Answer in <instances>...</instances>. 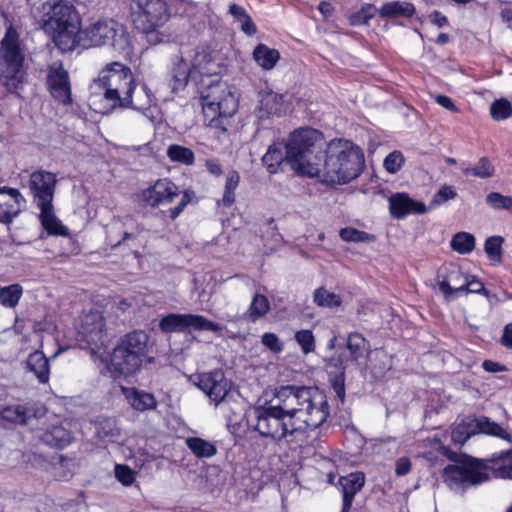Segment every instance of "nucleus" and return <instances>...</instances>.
Returning a JSON list of instances; mask_svg holds the SVG:
<instances>
[{"label": "nucleus", "mask_w": 512, "mask_h": 512, "mask_svg": "<svg viewBox=\"0 0 512 512\" xmlns=\"http://www.w3.org/2000/svg\"><path fill=\"white\" fill-rule=\"evenodd\" d=\"M127 97L131 103L127 105H122L121 108H132L135 110H144L151 106L153 102V94L146 84H142L140 87H137L134 82V92L128 93Z\"/></svg>", "instance_id": "obj_28"}, {"label": "nucleus", "mask_w": 512, "mask_h": 512, "mask_svg": "<svg viewBox=\"0 0 512 512\" xmlns=\"http://www.w3.org/2000/svg\"><path fill=\"white\" fill-rule=\"evenodd\" d=\"M430 19H431V22L438 26V27H443L447 24V18L446 16H444L441 12L439 11H434L433 13H431L430 15Z\"/></svg>", "instance_id": "obj_59"}, {"label": "nucleus", "mask_w": 512, "mask_h": 512, "mask_svg": "<svg viewBox=\"0 0 512 512\" xmlns=\"http://www.w3.org/2000/svg\"><path fill=\"white\" fill-rule=\"evenodd\" d=\"M330 415L327 396L316 387L280 386L274 397L254 406L248 423L261 437L274 442L303 441L308 431L322 426Z\"/></svg>", "instance_id": "obj_1"}, {"label": "nucleus", "mask_w": 512, "mask_h": 512, "mask_svg": "<svg viewBox=\"0 0 512 512\" xmlns=\"http://www.w3.org/2000/svg\"><path fill=\"white\" fill-rule=\"evenodd\" d=\"M253 59L264 70H271L280 59L278 50L265 44H258L253 51Z\"/></svg>", "instance_id": "obj_30"}, {"label": "nucleus", "mask_w": 512, "mask_h": 512, "mask_svg": "<svg viewBox=\"0 0 512 512\" xmlns=\"http://www.w3.org/2000/svg\"><path fill=\"white\" fill-rule=\"evenodd\" d=\"M204 79L201 91V104L204 117L233 116L238 109V96L226 83Z\"/></svg>", "instance_id": "obj_12"}, {"label": "nucleus", "mask_w": 512, "mask_h": 512, "mask_svg": "<svg viewBox=\"0 0 512 512\" xmlns=\"http://www.w3.org/2000/svg\"><path fill=\"white\" fill-rule=\"evenodd\" d=\"M486 203L493 209L508 210L512 207V197L502 195L498 192H491L486 196Z\"/></svg>", "instance_id": "obj_51"}, {"label": "nucleus", "mask_w": 512, "mask_h": 512, "mask_svg": "<svg viewBox=\"0 0 512 512\" xmlns=\"http://www.w3.org/2000/svg\"><path fill=\"white\" fill-rule=\"evenodd\" d=\"M123 394L130 406L140 412L154 410L157 407V401L153 394L138 390L136 388H122Z\"/></svg>", "instance_id": "obj_26"}, {"label": "nucleus", "mask_w": 512, "mask_h": 512, "mask_svg": "<svg viewBox=\"0 0 512 512\" xmlns=\"http://www.w3.org/2000/svg\"><path fill=\"white\" fill-rule=\"evenodd\" d=\"M404 163V157L400 151L389 153L384 159V167L390 173H396Z\"/></svg>", "instance_id": "obj_53"}, {"label": "nucleus", "mask_w": 512, "mask_h": 512, "mask_svg": "<svg viewBox=\"0 0 512 512\" xmlns=\"http://www.w3.org/2000/svg\"><path fill=\"white\" fill-rule=\"evenodd\" d=\"M284 160H287L286 148L282 143H274L270 145L267 152L262 157L263 165L271 174L278 171L279 166Z\"/></svg>", "instance_id": "obj_29"}, {"label": "nucleus", "mask_w": 512, "mask_h": 512, "mask_svg": "<svg viewBox=\"0 0 512 512\" xmlns=\"http://www.w3.org/2000/svg\"><path fill=\"white\" fill-rule=\"evenodd\" d=\"M390 213L401 219L409 214H425L429 208L423 202L413 200L406 193H396L389 198Z\"/></svg>", "instance_id": "obj_22"}, {"label": "nucleus", "mask_w": 512, "mask_h": 512, "mask_svg": "<svg viewBox=\"0 0 512 512\" xmlns=\"http://www.w3.org/2000/svg\"><path fill=\"white\" fill-rule=\"evenodd\" d=\"M26 78L25 48L16 30L9 27L0 41V82L16 93Z\"/></svg>", "instance_id": "obj_8"}, {"label": "nucleus", "mask_w": 512, "mask_h": 512, "mask_svg": "<svg viewBox=\"0 0 512 512\" xmlns=\"http://www.w3.org/2000/svg\"><path fill=\"white\" fill-rule=\"evenodd\" d=\"M219 73V63L209 52L191 49L173 58L169 85L173 92H178L186 87L189 79L201 84L204 83V79L217 76Z\"/></svg>", "instance_id": "obj_7"}, {"label": "nucleus", "mask_w": 512, "mask_h": 512, "mask_svg": "<svg viewBox=\"0 0 512 512\" xmlns=\"http://www.w3.org/2000/svg\"><path fill=\"white\" fill-rule=\"evenodd\" d=\"M483 367L486 371H489V372H497V371L501 370V366L498 363L490 361V360L484 361Z\"/></svg>", "instance_id": "obj_62"}, {"label": "nucleus", "mask_w": 512, "mask_h": 512, "mask_svg": "<svg viewBox=\"0 0 512 512\" xmlns=\"http://www.w3.org/2000/svg\"><path fill=\"white\" fill-rule=\"evenodd\" d=\"M40 27L53 37L62 50L76 48L81 19L76 8L65 0H50L40 7Z\"/></svg>", "instance_id": "obj_6"}, {"label": "nucleus", "mask_w": 512, "mask_h": 512, "mask_svg": "<svg viewBox=\"0 0 512 512\" xmlns=\"http://www.w3.org/2000/svg\"><path fill=\"white\" fill-rule=\"evenodd\" d=\"M456 197L457 192L454 187L444 185L433 195L429 208L440 206L449 200L455 199Z\"/></svg>", "instance_id": "obj_50"}, {"label": "nucleus", "mask_w": 512, "mask_h": 512, "mask_svg": "<svg viewBox=\"0 0 512 512\" xmlns=\"http://www.w3.org/2000/svg\"><path fill=\"white\" fill-rule=\"evenodd\" d=\"M451 247L460 254H468L475 248V237L468 232H458L452 237Z\"/></svg>", "instance_id": "obj_43"}, {"label": "nucleus", "mask_w": 512, "mask_h": 512, "mask_svg": "<svg viewBox=\"0 0 512 512\" xmlns=\"http://www.w3.org/2000/svg\"><path fill=\"white\" fill-rule=\"evenodd\" d=\"M262 344L273 353H280L283 350V343L274 333H264L261 338Z\"/></svg>", "instance_id": "obj_54"}, {"label": "nucleus", "mask_w": 512, "mask_h": 512, "mask_svg": "<svg viewBox=\"0 0 512 512\" xmlns=\"http://www.w3.org/2000/svg\"><path fill=\"white\" fill-rule=\"evenodd\" d=\"M464 294L475 293L483 294L489 297V291L485 289L484 284L477 280L474 276L468 275V284L465 286Z\"/></svg>", "instance_id": "obj_55"}, {"label": "nucleus", "mask_w": 512, "mask_h": 512, "mask_svg": "<svg viewBox=\"0 0 512 512\" xmlns=\"http://www.w3.org/2000/svg\"><path fill=\"white\" fill-rule=\"evenodd\" d=\"M134 92V76L131 69L120 63L106 65L90 85V104L101 114H108L122 105L131 103L128 93Z\"/></svg>", "instance_id": "obj_3"}, {"label": "nucleus", "mask_w": 512, "mask_h": 512, "mask_svg": "<svg viewBox=\"0 0 512 512\" xmlns=\"http://www.w3.org/2000/svg\"><path fill=\"white\" fill-rule=\"evenodd\" d=\"M185 443L197 458H211L217 453V448L212 442L200 437H188Z\"/></svg>", "instance_id": "obj_34"}, {"label": "nucleus", "mask_w": 512, "mask_h": 512, "mask_svg": "<svg viewBox=\"0 0 512 512\" xmlns=\"http://www.w3.org/2000/svg\"><path fill=\"white\" fill-rule=\"evenodd\" d=\"M240 176L238 172L232 171L228 174L225 183L224 194L221 203L225 207H230L235 201V190L238 186Z\"/></svg>", "instance_id": "obj_46"}, {"label": "nucleus", "mask_w": 512, "mask_h": 512, "mask_svg": "<svg viewBox=\"0 0 512 512\" xmlns=\"http://www.w3.org/2000/svg\"><path fill=\"white\" fill-rule=\"evenodd\" d=\"M415 13V7L407 1H392L384 3L380 8V14L383 17H412Z\"/></svg>", "instance_id": "obj_32"}, {"label": "nucleus", "mask_w": 512, "mask_h": 512, "mask_svg": "<svg viewBox=\"0 0 512 512\" xmlns=\"http://www.w3.org/2000/svg\"><path fill=\"white\" fill-rule=\"evenodd\" d=\"M166 155L171 162L191 166L195 162L194 152L185 146L179 144H171L167 147Z\"/></svg>", "instance_id": "obj_35"}, {"label": "nucleus", "mask_w": 512, "mask_h": 512, "mask_svg": "<svg viewBox=\"0 0 512 512\" xmlns=\"http://www.w3.org/2000/svg\"><path fill=\"white\" fill-rule=\"evenodd\" d=\"M196 385L216 405L224 401L231 388L230 381L221 370H214L198 375Z\"/></svg>", "instance_id": "obj_18"}, {"label": "nucleus", "mask_w": 512, "mask_h": 512, "mask_svg": "<svg viewBox=\"0 0 512 512\" xmlns=\"http://www.w3.org/2000/svg\"><path fill=\"white\" fill-rule=\"evenodd\" d=\"M339 235L345 242H369L374 238L367 232L352 227L341 229Z\"/></svg>", "instance_id": "obj_48"}, {"label": "nucleus", "mask_w": 512, "mask_h": 512, "mask_svg": "<svg viewBox=\"0 0 512 512\" xmlns=\"http://www.w3.org/2000/svg\"><path fill=\"white\" fill-rule=\"evenodd\" d=\"M489 472L496 478H512V449L485 460L464 456L444 468L443 478L451 490L463 493L472 486L486 482L490 478Z\"/></svg>", "instance_id": "obj_2"}, {"label": "nucleus", "mask_w": 512, "mask_h": 512, "mask_svg": "<svg viewBox=\"0 0 512 512\" xmlns=\"http://www.w3.org/2000/svg\"><path fill=\"white\" fill-rule=\"evenodd\" d=\"M478 433L511 441V435L507 430L485 416L462 421L452 428L450 437L455 444L463 445L471 436Z\"/></svg>", "instance_id": "obj_14"}, {"label": "nucleus", "mask_w": 512, "mask_h": 512, "mask_svg": "<svg viewBox=\"0 0 512 512\" xmlns=\"http://www.w3.org/2000/svg\"><path fill=\"white\" fill-rule=\"evenodd\" d=\"M23 294V288L19 284H11L0 288V304L7 308H14Z\"/></svg>", "instance_id": "obj_41"}, {"label": "nucleus", "mask_w": 512, "mask_h": 512, "mask_svg": "<svg viewBox=\"0 0 512 512\" xmlns=\"http://www.w3.org/2000/svg\"><path fill=\"white\" fill-rule=\"evenodd\" d=\"M171 0H135L132 8V21L135 28L142 33H153L163 26L170 17Z\"/></svg>", "instance_id": "obj_13"}, {"label": "nucleus", "mask_w": 512, "mask_h": 512, "mask_svg": "<svg viewBox=\"0 0 512 512\" xmlns=\"http://www.w3.org/2000/svg\"><path fill=\"white\" fill-rule=\"evenodd\" d=\"M116 479L124 486H130L136 479V473L128 465L116 464L114 467Z\"/></svg>", "instance_id": "obj_52"}, {"label": "nucleus", "mask_w": 512, "mask_h": 512, "mask_svg": "<svg viewBox=\"0 0 512 512\" xmlns=\"http://www.w3.org/2000/svg\"><path fill=\"white\" fill-rule=\"evenodd\" d=\"M411 470V461L407 457H401L396 461L395 473L397 476H405Z\"/></svg>", "instance_id": "obj_57"}, {"label": "nucleus", "mask_w": 512, "mask_h": 512, "mask_svg": "<svg viewBox=\"0 0 512 512\" xmlns=\"http://www.w3.org/2000/svg\"><path fill=\"white\" fill-rule=\"evenodd\" d=\"M434 100L438 105L442 106L443 108H445L451 112H454V113L459 112V109L454 104L453 100L446 95L438 94V95L434 96Z\"/></svg>", "instance_id": "obj_56"}, {"label": "nucleus", "mask_w": 512, "mask_h": 512, "mask_svg": "<svg viewBox=\"0 0 512 512\" xmlns=\"http://www.w3.org/2000/svg\"><path fill=\"white\" fill-rule=\"evenodd\" d=\"M270 310V302L265 295L255 294L245 315L252 322L264 317Z\"/></svg>", "instance_id": "obj_37"}, {"label": "nucleus", "mask_w": 512, "mask_h": 512, "mask_svg": "<svg viewBox=\"0 0 512 512\" xmlns=\"http://www.w3.org/2000/svg\"><path fill=\"white\" fill-rule=\"evenodd\" d=\"M56 175L46 170L31 173L28 187L36 207L51 204L55 194Z\"/></svg>", "instance_id": "obj_17"}, {"label": "nucleus", "mask_w": 512, "mask_h": 512, "mask_svg": "<svg viewBox=\"0 0 512 512\" xmlns=\"http://www.w3.org/2000/svg\"><path fill=\"white\" fill-rule=\"evenodd\" d=\"M503 242L504 239L501 236H490L485 240L484 250L493 264H500L502 262Z\"/></svg>", "instance_id": "obj_44"}, {"label": "nucleus", "mask_w": 512, "mask_h": 512, "mask_svg": "<svg viewBox=\"0 0 512 512\" xmlns=\"http://www.w3.org/2000/svg\"><path fill=\"white\" fill-rule=\"evenodd\" d=\"M76 329L79 341L85 342L91 349H99L107 342L104 317L97 310L83 314L76 324Z\"/></svg>", "instance_id": "obj_16"}, {"label": "nucleus", "mask_w": 512, "mask_h": 512, "mask_svg": "<svg viewBox=\"0 0 512 512\" xmlns=\"http://www.w3.org/2000/svg\"><path fill=\"white\" fill-rule=\"evenodd\" d=\"M205 166L207 170L215 176H219L222 173L221 165L214 160H207Z\"/></svg>", "instance_id": "obj_60"}, {"label": "nucleus", "mask_w": 512, "mask_h": 512, "mask_svg": "<svg viewBox=\"0 0 512 512\" xmlns=\"http://www.w3.org/2000/svg\"><path fill=\"white\" fill-rule=\"evenodd\" d=\"M462 172L465 176L487 179L494 175L495 167L487 157H481L474 166L463 167Z\"/></svg>", "instance_id": "obj_38"}, {"label": "nucleus", "mask_w": 512, "mask_h": 512, "mask_svg": "<svg viewBox=\"0 0 512 512\" xmlns=\"http://www.w3.org/2000/svg\"><path fill=\"white\" fill-rule=\"evenodd\" d=\"M141 201L150 207H165L174 202L166 212L171 220H175L192 200L189 191L181 192L179 187L168 178L157 180L152 186L144 189L140 194Z\"/></svg>", "instance_id": "obj_11"}, {"label": "nucleus", "mask_w": 512, "mask_h": 512, "mask_svg": "<svg viewBox=\"0 0 512 512\" xmlns=\"http://www.w3.org/2000/svg\"><path fill=\"white\" fill-rule=\"evenodd\" d=\"M365 166L363 151L344 139H334L326 147L321 161L319 181L329 184H345L357 178Z\"/></svg>", "instance_id": "obj_4"}, {"label": "nucleus", "mask_w": 512, "mask_h": 512, "mask_svg": "<svg viewBox=\"0 0 512 512\" xmlns=\"http://www.w3.org/2000/svg\"><path fill=\"white\" fill-rule=\"evenodd\" d=\"M314 303L323 308H337L341 305V296L324 287L317 288L313 293Z\"/></svg>", "instance_id": "obj_39"}, {"label": "nucleus", "mask_w": 512, "mask_h": 512, "mask_svg": "<svg viewBox=\"0 0 512 512\" xmlns=\"http://www.w3.org/2000/svg\"><path fill=\"white\" fill-rule=\"evenodd\" d=\"M334 390H335V393L336 395L339 397V399L341 401L344 400V397H345V389H344V385L343 384H338L336 383L334 385Z\"/></svg>", "instance_id": "obj_63"}, {"label": "nucleus", "mask_w": 512, "mask_h": 512, "mask_svg": "<svg viewBox=\"0 0 512 512\" xmlns=\"http://www.w3.org/2000/svg\"><path fill=\"white\" fill-rule=\"evenodd\" d=\"M295 340L301 347L304 354L311 353L315 350V339L311 330H299L295 333Z\"/></svg>", "instance_id": "obj_49"}, {"label": "nucleus", "mask_w": 512, "mask_h": 512, "mask_svg": "<svg viewBox=\"0 0 512 512\" xmlns=\"http://www.w3.org/2000/svg\"><path fill=\"white\" fill-rule=\"evenodd\" d=\"M147 343L148 335L143 331L125 335L111 354L112 369L125 376L135 373L146 355Z\"/></svg>", "instance_id": "obj_10"}, {"label": "nucleus", "mask_w": 512, "mask_h": 512, "mask_svg": "<svg viewBox=\"0 0 512 512\" xmlns=\"http://www.w3.org/2000/svg\"><path fill=\"white\" fill-rule=\"evenodd\" d=\"M43 441L53 447L63 449L72 441V434L63 426H53L43 435Z\"/></svg>", "instance_id": "obj_33"}, {"label": "nucleus", "mask_w": 512, "mask_h": 512, "mask_svg": "<svg viewBox=\"0 0 512 512\" xmlns=\"http://www.w3.org/2000/svg\"><path fill=\"white\" fill-rule=\"evenodd\" d=\"M374 12H375V7L372 5H368V6L362 8L358 17H362L363 22L367 23L368 20H370L374 16Z\"/></svg>", "instance_id": "obj_61"}, {"label": "nucleus", "mask_w": 512, "mask_h": 512, "mask_svg": "<svg viewBox=\"0 0 512 512\" xmlns=\"http://www.w3.org/2000/svg\"><path fill=\"white\" fill-rule=\"evenodd\" d=\"M365 483V475L362 472L350 473L340 477L338 484L342 492V512H349L355 495L362 489Z\"/></svg>", "instance_id": "obj_23"}, {"label": "nucleus", "mask_w": 512, "mask_h": 512, "mask_svg": "<svg viewBox=\"0 0 512 512\" xmlns=\"http://www.w3.org/2000/svg\"><path fill=\"white\" fill-rule=\"evenodd\" d=\"M231 116L204 117L208 133L214 137L220 144L228 140L227 126Z\"/></svg>", "instance_id": "obj_31"}, {"label": "nucleus", "mask_w": 512, "mask_h": 512, "mask_svg": "<svg viewBox=\"0 0 512 512\" xmlns=\"http://www.w3.org/2000/svg\"><path fill=\"white\" fill-rule=\"evenodd\" d=\"M284 111V99L282 94L271 90L262 91L259 98L258 113L260 118L279 116Z\"/></svg>", "instance_id": "obj_24"}, {"label": "nucleus", "mask_w": 512, "mask_h": 512, "mask_svg": "<svg viewBox=\"0 0 512 512\" xmlns=\"http://www.w3.org/2000/svg\"><path fill=\"white\" fill-rule=\"evenodd\" d=\"M449 41V36L448 34H445V33H441L439 34L438 38H437V43L439 44H445Z\"/></svg>", "instance_id": "obj_64"}, {"label": "nucleus", "mask_w": 512, "mask_h": 512, "mask_svg": "<svg viewBox=\"0 0 512 512\" xmlns=\"http://www.w3.org/2000/svg\"><path fill=\"white\" fill-rule=\"evenodd\" d=\"M229 14L240 24L245 34L251 36L257 32L256 25L244 7L233 3L229 6Z\"/></svg>", "instance_id": "obj_36"}, {"label": "nucleus", "mask_w": 512, "mask_h": 512, "mask_svg": "<svg viewBox=\"0 0 512 512\" xmlns=\"http://www.w3.org/2000/svg\"><path fill=\"white\" fill-rule=\"evenodd\" d=\"M104 45L111 46L120 53H128L130 38L125 27L112 19H105L79 30L76 47L89 48Z\"/></svg>", "instance_id": "obj_9"}, {"label": "nucleus", "mask_w": 512, "mask_h": 512, "mask_svg": "<svg viewBox=\"0 0 512 512\" xmlns=\"http://www.w3.org/2000/svg\"><path fill=\"white\" fill-rule=\"evenodd\" d=\"M26 368L33 373L39 383L46 384L50 378L49 359L40 350L30 353L26 360Z\"/></svg>", "instance_id": "obj_25"}, {"label": "nucleus", "mask_w": 512, "mask_h": 512, "mask_svg": "<svg viewBox=\"0 0 512 512\" xmlns=\"http://www.w3.org/2000/svg\"><path fill=\"white\" fill-rule=\"evenodd\" d=\"M123 223L120 219H115L111 225H110V229L107 231V243L112 247V248H116L122 244H124L126 241L128 240H135L139 234V231H135V232H128V231H124L122 233V236L119 238V239H115L113 237V233L116 232V231H120L121 230V227H122Z\"/></svg>", "instance_id": "obj_42"}, {"label": "nucleus", "mask_w": 512, "mask_h": 512, "mask_svg": "<svg viewBox=\"0 0 512 512\" xmlns=\"http://www.w3.org/2000/svg\"><path fill=\"white\" fill-rule=\"evenodd\" d=\"M24 203L19 190L0 187V222L10 223L20 213Z\"/></svg>", "instance_id": "obj_21"}, {"label": "nucleus", "mask_w": 512, "mask_h": 512, "mask_svg": "<svg viewBox=\"0 0 512 512\" xmlns=\"http://www.w3.org/2000/svg\"><path fill=\"white\" fill-rule=\"evenodd\" d=\"M438 280L439 290L443 293L447 300H452L465 290L468 284V275L464 274L462 270L454 265L446 269V274L440 276Z\"/></svg>", "instance_id": "obj_20"}, {"label": "nucleus", "mask_w": 512, "mask_h": 512, "mask_svg": "<svg viewBox=\"0 0 512 512\" xmlns=\"http://www.w3.org/2000/svg\"><path fill=\"white\" fill-rule=\"evenodd\" d=\"M47 85L51 95L62 104H70L71 88L68 72L61 62H54L48 66Z\"/></svg>", "instance_id": "obj_19"}, {"label": "nucleus", "mask_w": 512, "mask_h": 512, "mask_svg": "<svg viewBox=\"0 0 512 512\" xmlns=\"http://www.w3.org/2000/svg\"><path fill=\"white\" fill-rule=\"evenodd\" d=\"M347 348L350 352L351 360L357 361L364 356L367 350V342L361 334L354 332L348 336Z\"/></svg>", "instance_id": "obj_45"}, {"label": "nucleus", "mask_w": 512, "mask_h": 512, "mask_svg": "<svg viewBox=\"0 0 512 512\" xmlns=\"http://www.w3.org/2000/svg\"><path fill=\"white\" fill-rule=\"evenodd\" d=\"M31 416V411L24 405L7 406L1 411V417L9 422L26 424Z\"/></svg>", "instance_id": "obj_40"}, {"label": "nucleus", "mask_w": 512, "mask_h": 512, "mask_svg": "<svg viewBox=\"0 0 512 512\" xmlns=\"http://www.w3.org/2000/svg\"><path fill=\"white\" fill-rule=\"evenodd\" d=\"M159 328L164 333L219 332L222 330L221 325L208 320L202 315L179 313H170L164 316L159 322Z\"/></svg>", "instance_id": "obj_15"}, {"label": "nucleus", "mask_w": 512, "mask_h": 512, "mask_svg": "<svg viewBox=\"0 0 512 512\" xmlns=\"http://www.w3.org/2000/svg\"><path fill=\"white\" fill-rule=\"evenodd\" d=\"M500 343L507 349L512 350V323L504 327Z\"/></svg>", "instance_id": "obj_58"}, {"label": "nucleus", "mask_w": 512, "mask_h": 512, "mask_svg": "<svg viewBox=\"0 0 512 512\" xmlns=\"http://www.w3.org/2000/svg\"><path fill=\"white\" fill-rule=\"evenodd\" d=\"M327 145L320 131L297 129L285 144L287 161L298 174L314 178L319 175Z\"/></svg>", "instance_id": "obj_5"}, {"label": "nucleus", "mask_w": 512, "mask_h": 512, "mask_svg": "<svg viewBox=\"0 0 512 512\" xmlns=\"http://www.w3.org/2000/svg\"><path fill=\"white\" fill-rule=\"evenodd\" d=\"M490 115L497 121L509 118L512 115L511 103L505 98L493 101L490 106Z\"/></svg>", "instance_id": "obj_47"}, {"label": "nucleus", "mask_w": 512, "mask_h": 512, "mask_svg": "<svg viewBox=\"0 0 512 512\" xmlns=\"http://www.w3.org/2000/svg\"><path fill=\"white\" fill-rule=\"evenodd\" d=\"M43 228L51 235L67 236L68 228L56 217L53 204L37 207Z\"/></svg>", "instance_id": "obj_27"}]
</instances>
